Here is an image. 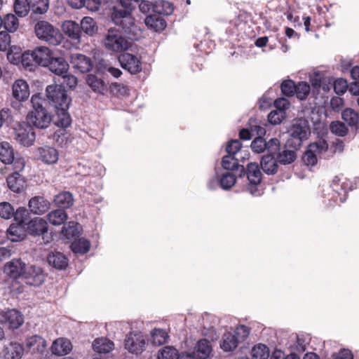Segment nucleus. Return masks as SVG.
Segmentation results:
<instances>
[{
    "label": "nucleus",
    "mask_w": 359,
    "mask_h": 359,
    "mask_svg": "<svg viewBox=\"0 0 359 359\" xmlns=\"http://www.w3.org/2000/svg\"><path fill=\"white\" fill-rule=\"evenodd\" d=\"M48 262L57 269H64L68 264L67 258L60 252H51L47 258Z\"/></svg>",
    "instance_id": "2f4dec72"
},
{
    "label": "nucleus",
    "mask_w": 359,
    "mask_h": 359,
    "mask_svg": "<svg viewBox=\"0 0 359 359\" xmlns=\"http://www.w3.org/2000/svg\"><path fill=\"white\" fill-rule=\"evenodd\" d=\"M93 347L95 352L107 353L114 348V343L107 338H98L94 340Z\"/></svg>",
    "instance_id": "72a5a7b5"
},
{
    "label": "nucleus",
    "mask_w": 359,
    "mask_h": 359,
    "mask_svg": "<svg viewBox=\"0 0 359 359\" xmlns=\"http://www.w3.org/2000/svg\"><path fill=\"white\" fill-rule=\"evenodd\" d=\"M242 144L239 140H234L230 141L226 147V151L227 154L238 157V155L241 154V149Z\"/></svg>",
    "instance_id": "052dcab7"
},
{
    "label": "nucleus",
    "mask_w": 359,
    "mask_h": 359,
    "mask_svg": "<svg viewBox=\"0 0 359 359\" xmlns=\"http://www.w3.org/2000/svg\"><path fill=\"white\" fill-rule=\"evenodd\" d=\"M250 355L251 359H268L269 348L263 344H258L252 348Z\"/></svg>",
    "instance_id": "49530a36"
},
{
    "label": "nucleus",
    "mask_w": 359,
    "mask_h": 359,
    "mask_svg": "<svg viewBox=\"0 0 359 359\" xmlns=\"http://www.w3.org/2000/svg\"><path fill=\"white\" fill-rule=\"evenodd\" d=\"M138 2L139 0H120L119 4L113 7L111 13L112 22L121 27L131 40H137L141 34V30L132 15V11Z\"/></svg>",
    "instance_id": "f257e3e1"
},
{
    "label": "nucleus",
    "mask_w": 359,
    "mask_h": 359,
    "mask_svg": "<svg viewBox=\"0 0 359 359\" xmlns=\"http://www.w3.org/2000/svg\"><path fill=\"white\" fill-rule=\"evenodd\" d=\"M59 76L58 82L60 83L59 86H61V88L65 90V88L73 89L76 86L77 79L74 75L68 74L67 72Z\"/></svg>",
    "instance_id": "603ef678"
},
{
    "label": "nucleus",
    "mask_w": 359,
    "mask_h": 359,
    "mask_svg": "<svg viewBox=\"0 0 359 359\" xmlns=\"http://www.w3.org/2000/svg\"><path fill=\"white\" fill-rule=\"evenodd\" d=\"M341 117L342 119L350 126H356L359 120L358 113L350 108L346 109L343 111Z\"/></svg>",
    "instance_id": "6e6d98bb"
},
{
    "label": "nucleus",
    "mask_w": 359,
    "mask_h": 359,
    "mask_svg": "<svg viewBox=\"0 0 359 359\" xmlns=\"http://www.w3.org/2000/svg\"><path fill=\"white\" fill-rule=\"evenodd\" d=\"M145 339L140 332H130L125 339V348L130 353H141L145 348Z\"/></svg>",
    "instance_id": "1a4fd4ad"
},
{
    "label": "nucleus",
    "mask_w": 359,
    "mask_h": 359,
    "mask_svg": "<svg viewBox=\"0 0 359 359\" xmlns=\"http://www.w3.org/2000/svg\"><path fill=\"white\" fill-rule=\"evenodd\" d=\"M54 202L56 205L64 209L72 206L74 203V199L71 193L69 191H63L55 196Z\"/></svg>",
    "instance_id": "4c0bfd02"
},
{
    "label": "nucleus",
    "mask_w": 359,
    "mask_h": 359,
    "mask_svg": "<svg viewBox=\"0 0 359 359\" xmlns=\"http://www.w3.org/2000/svg\"><path fill=\"white\" fill-rule=\"evenodd\" d=\"M92 166L95 168L100 167L101 170L102 168L100 165H95L93 162L81 160L77 163L76 170L80 175H95L96 172L93 169Z\"/></svg>",
    "instance_id": "37998d69"
},
{
    "label": "nucleus",
    "mask_w": 359,
    "mask_h": 359,
    "mask_svg": "<svg viewBox=\"0 0 359 359\" xmlns=\"http://www.w3.org/2000/svg\"><path fill=\"white\" fill-rule=\"evenodd\" d=\"M195 350L198 359H206L212 351L210 342L206 339H201L197 342Z\"/></svg>",
    "instance_id": "c9c22d12"
},
{
    "label": "nucleus",
    "mask_w": 359,
    "mask_h": 359,
    "mask_svg": "<svg viewBox=\"0 0 359 359\" xmlns=\"http://www.w3.org/2000/svg\"><path fill=\"white\" fill-rule=\"evenodd\" d=\"M286 117L285 111L272 110L268 115L269 121L273 125L280 124Z\"/></svg>",
    "instance_id": "bf43d9fd"
},
{
    "label": "nucleus",
    "mask_w": 359,
    "mask_h": 359,
    "mask_svg": "<svg viewBox=\"0 0 359 359\" xmlns=\"http://www.w3.org/2000/svg\"><path fill=\"white\" fill-rule=\"evenodd\" d=\"M29 7L35 14H44L49 8V0H29Z\"/></svg>",
    "instance_id": "a18cd8bd"
},
{
    "label": "nucleus",
    "mask_w": 359,
    "mask_h": 359,
    "mask_svg": "<svg viewBox=\"0 0 359 359\" xmlns=\"http://www.w3.org/2000/svg\"><path fill=\"white\" fill-rule=\"evenodd\" d=\"M110 91L113 95L117 97L123 96L128 93L127 86L118 83H114L110 86Z\"/></svg>",
    "instance_id": "338daca9"
},
{
    "label": "nucleus",
    "mask_w": 359,
    "mask_h": 359,
    "mask_svg": "<svg viewBox=\"0 0 359 359\" xmlns=\"http://www.w3.org/2000/svg\"><path fill=\"white\" fill-rule=\"evenodd\" d=\"M251 148L256 153H262L267 150L269 153L276 154L279 150V140L271 138L266 142L262 137H257L252 142Z\"/></svg>",
    "instance_id": "9b49d317"
},
{
    "label": "nucleus",
    "mask_w": 359,
    "mask_h": 359,
    "mask_svg": "<svg viewBox=\"0 0 359 359\" xmlns=\"http://www.w3.org/2000/svg\"><path fill=\"white\" fill-rule=\"evenodd\" d=\"M90 248V241L85 238L75 240L71 244V249L74 253L86 254Z\"/></svg>",
    "instance_id": "8fccbe9b"
},
{
    "label": "nucleus",
    "mask_w": 359,
    "mask_h": 359,
    "mask_svg": "<svg viewBox=\"0 0 359 359\" xmlns=\"http://www.w3.org/2000/svg\"><path fill=\"white\" fill-rule=\"evenodd\" d=\"M36 138L33 127L28 123H22L15 129V140L25 147L32 146Z\"/></svg>",
    "instance_id": "6e6552de"
},
{
    "label": "nucleus",
    "mask_w": 359,
    "mask_h": 359,
    "mask_svg": "<svg viewBox=\"0 0 359 359\" xmlns=\"http://www.w3.org/2000/svg\"><path fill=\"white\" fill-rule=\"evenodd\" d=\"M70 63L74 69L81 73L90 72L93 67L91 59L79 53L71 54Z\"/></svg>",
    "instance_id": "f3484780"
},
{
    "label": "nucleus",
    "mask_w": 359,
    "mask_h": 359,
    "mask_svg": "<svg viewBox=\"0 0 359 359\" xmlns=\"http://www.w3.org/2000/svg\"><path fill=\"white\" fill-rule=\"evenodd\" d=\"M57 113V116L55 118V124L58 127L61 128H67L72 122L71 117L67 112L68 109H65V107H61L55 109Z\"/></svg>",
    "instance_id": "e433bc0d"
},
{
    "label": "nucleus",
    "mask_w": 359,
    "mask_h": 359,
    "mask_svg": "<svg viewBox=\"0 0 359 359\" xmlns=\"http://www.w3.org/2000/svg\"><path fill=\"white\" fill-rule=\"evenodd\" d=\"M79 224L74 222H69L67 226H64L62 233L67 238L70 239L78 236L80 233Z\"/></svg>",
    "instance_id": "864d4df0"
},
{
    "label": "nucleus",
    "mask_w": 359,
    "mask_h": 359,
    "mask_svg": "<svg viewBox=\"0 0 359 359\" xmlns=\"http://www.w3.org/2000/svg\"><path fill=\"white\" fill-rule=\"evenodd\" d=\"M167 338V332L162 329H154L151 332V342L155 346L165 344Z\"/></svg>",
    "instance_id": "5fc2aeb1"
},
{
    "label": "nucleus",
    "mask_w": 359,
    "mask_h": 359,
    "mask_svg": "<svg viewBox=\"0 0 359 359\" xmlns=\"http://www.w3.org/2000/svg\"><path fill=\"white\" fill-rule=\"evenodd\" d=\"M48 219L51 224L59 226L67 219V214L63 209L55 210L48 213Z\"/></svg>",
    "instance_id": "58836bf2"
},
{
    "label": "nucleus",
    "mask_w": 359,
    "mask_h": 359,
    "mask_svg": "<svg viewBox=\"0 0 359 359\" xmlns=\"http://www.w3.org/2000/svg\"><path fill=\"white\" fill-rule=\"evenodd\" d=\"M146 25L156 32L163 31L166 27L165 20L157 15H148L145 19Z\"/></svg>",
    "instance_id": "473e14b6"
},
{
    "label": "nucleus",
    "mask_w": 359,
    "mask_h": 359,
    "mask_svg": "<svg viewBox=\"0 0 359 359\" xmlns=\"http://www.w3.org/2000/svg\"><path fill=\"white\" fill-rule=\"evenodd\" d=\"M20 62L25 69L32 71L36 67V62L32 50H27L20 56Z\"/></svg>",
    "instance_id": "3c124183"
},
{
    "label": "nucleus",
    "mask_w": 359,
    "mask_h": 359,
    "mask_svg": "<svg viewBox=\"0 0 359 359\" xmlns=\"http://www.w3.org/2000/svg\"><path fill=\"white\" fill-rule=\"evenodd\" d=\"M39 158L47 164L55 163L58 160V152L52 147H42L37 150Z\"/></svg>",
    "instance_id": "b1692460"
},
{
    "label": "nucleus",
    "mask_w": 359,
    "mask_h": 359,
    "mask_svg": "<svg viewBox=\"0 0 359 359\" xmlns=\"http://www.w3.org/2000/svg\"><path fill=\"white\" fill-rule=\"evenodd\" d=\"M238 173L226 172L222 174L219 177V186L224 190L231 188L236 182V176Z\"/></svg>",
    "instance_id": "c03bdc74"
},
{
    "label": "nucleus",
    "mask_w": 359,
    "mask_h": 359,
    "mask_svg": "<svg viewBox=\"0 0 359 359\" xmlns=\"http://www.w3.org/2000/svg\"><path fill=\"white\" fill-rule=\"evenodd\" d=\"M330 130L332 133L341 137L346 135L348 132V128L345 124L340 121L332 122L330 125Z\"/></svg>",
    "instance_id": "69168bd1"
},
{
    "label": "nucleus",
    "mask_w": 359,
    "mask_h": 359,
    "mask_svg": "<svg viewBox=\"0 0 359 359\" xmlns=\"http://www.w3.org/2000/svg\"><path fill=\"white\" fill-rule=\"evenodd\" d=\"M2 26L7 32L13 33L19 27L18 19L14 14L8 13L2 18Z\"/></svg>",
    "instance_id": "79ce46f5"
},
{
    "label": "nucleus",
    "mask_w": 359,
    "mask_h": 359,
    "mask_svg": "<svg viewBox=\"0 0 359 359\" xmlns=\"http://www.w3.org/2000/svg\"><path fill=\"white\" fill-rule=\"evenodd\" d=\"M14 215V208L8 202H2L0 203V217L1 218L8 219Z\"/></svg>",
    "instance_id": "e2e57ef3"
},
{
    "label": "nucleus",
    "mask_w": 359,
    "mask_h": 359,
    "mask_svg": "<svg viewBox=\"0 0 359 359\" xmlns=\"http://www.w3.org/2000/svg\"><path fill=\"white\" fill-rule=\"evenodd\" d=\"M177 349L173 347L166 346L159 351L158 359H177Z\"/></svg>",
    "instance_id": "680f3d73"
},
{
    "label": "nucleus",
    "mask_w": 359,
    "mask_h": 359,
    "mask_svg": "<svg viewBox=\"0 0 359 359\" xmlns=\"http://www.w3.org/2000/svg\"><path fill=\"white\" fill-rule=\"evenodd\" d=\"M86 82L94 92L103 94L106 89L104 81L95 75H88Z\"/></svg>",
    "instance_id": "de8ad7c7"
},
{
    "label": "nucleus",
    "mask_w": 359,
    "mask_h": 359,
    "mask_svg": "<svg viewBox=\"0 0 359 359\" xmlns=\"http://www.w3.org/2000/svg\"><path fill=\"white\" fill-rule=\"evenodd\" d=\"M29 210L34 215H43L50 208V202L43 196L32 197L28 204Z\"/></svg>",
    "instance_id": "6ab92c4d"
},
{
    "label": "nucleus",
    "mask_w": 359,
    "mask_h": 359,
    "mask_svg": "<svg viewBox=\"0 0 359 359\" xmlns=\"http://www.w3.org/2000/svg\"><path fill=\"white\" fill-rule=\"evenodd\" d=\"M3 322L10 329L15 330L20 327L23 322L22 315L15 309L8 310L3 314Z\"/></svg>",
    "instance_id": "412c9836"
},
{
    "label": "nucleus",
    "mask_w": 359,
    "mask_h": 359,
    "mask_svg": "<svg viewBox=\"0 0 359 359\" xmlns=\"http://www.w3.org/2000/svg\"><path fill=\"white\" fill-rule=\"evenodd\" d=\"M295 83L292 80H285L283 81L280 86L281 92L283 95L290 97L294 94Z\"/></svg>",
    "instance_id": "0e129e2a"
},
{
    "label": "nucleus",
    "mask_w": 359,
    "mask_h": 359,
    "mask_svg": "<svg viewBox=\"0 0 359 359\" xmlns=\"http://www.w3.org/2000/svg\"><path fill=\"white\" fill-rule=\"evenodd\" d=\"M250 330L245 325L238 326L233 332H225L220 341V347L224 351H232L249 335Z\"/></svg>",
    "instance_id": "39448f33"
},
{
    "label": "nucleus",
    "mask_w": 359,
    "mask_h": 359,
    "mask_svg": "<svg viewBox=\"0 0 359 359\" xmlns=\"http://www.w3.org/2000/svg\"><path fill=\"white\" fill-rule=\"evenodd\" d=\"M46 92V104L48 103L55 109L61 107L69 109L71 99L67 96L66 90L61 88V86L57 85L48 86Z\"/></svg>",
    "instance_id": "423d86ee"
},
{
    "label": "nucleus",
    "mask_w": 359,
    "mask_h": 359,
    "mask_svg": "<svg viewBox=\"0 0 359 359\" xmlns=\"http://www.w3.org/2000/svg\"><path fill=\"white\" fill-rule=\"evenodd\" d=\"M327 144L325 141L310 144L303 156V161L306 165H314L317 163V155L325 151Z\"/></svg>",
    "instance_id": "9d476101"
},
{
    "label": "nucleus",
    "mask_w": 359,
    "mask_h": 359,
    "mask_svg": "<svg viewBox=\"0 0 359 359\" xmlns=\"http://www.w3.org/2000/svg\"><path fill=\"white\" fill-rule=\"evenodd\" d=\"M247 177L249 181L248 189L250 192L255 196L259 195L257 193L256 186L258 185L262 180V173L257 163H250L246 168Z\"/></svg>",
    "instance_id": "4468645a"
},
{
    "label": "nucleus",
    "mask_w": 359,
    "mask_h": 359,
    "mask_svg": "<svg viewBox=\"0 0 359 359\" xmlns=\"http://www.w3.org/2000/svg\"><path fill=\"white\" fill-rule=\"evenodd\" d=\"M153 8L156 13L165 15L172 14L174 10L172 4L165 0L156 1Z\"/></svg>",
    "instance_id": "09e8293b"
},
{
    "label": "nucleus",
    "mask_w": 359,
    "mask_h": 359,
    "mask_svg": "<svg viewBox=\"0 0 359 359\" xmlns=\"http://www.w3.org/2000/svg\"><path fill=\"white\" fill-rule=\"evenodd\" d=\"M27 268L21 259H13L5 264L4 271L11 278L16 280L23 277Z\"/></svg>",
    "instance_id": "ddd939ff"
},
{
    "label": "nucleus",
    "mask_w": 359,
    "mask_h": 359,
    "mask_svg": "<svg viewBox=\"0 0 359 359\" xmlns=\"http://www.w3.org/2000/svg\"><path fill=\"white\" fill-rule=\"evenodd\" d=\"M118 62L122 68L132 74H136L142 71V63L139 57L128 53H124L118 56Z\"/></svg>",
    "instance_id": "f8f14e48"
},
{
    "label": "nucleus",
    "mask_w": 359,
    "mask_h": 359,
    "mask_svg": "<svg viewBox=\"0 0 359 359\" xmlns=\"http://www.w3.org/2000/svg\"><path fill=\"white\" fill-rule=\"evenodd\" d=\"M26 346L32 353H42L46 346L45 339L38 335H34L27 339Z\"/></svg>",
    "instance_id": "7c9ffc66"
},
{
    "label": "nucleus",
    "mask_w": 359,
    "mask_h": 359,
    "mask_svg": "<svg viewBox=\"0 0 359 359\" xmlns=\"http://www.w3.org/2000/svg\"><path fill=\"white\" fill-rule=\"evenodd\" d=\"M275 154L269 153L262 158L261 167L262 170L267 175H274L278 170V165Z\"/></svg>",
    "instance_id": "cd10ccee"
},
{
    "label": "nucleus",
    "mask_w": 359,
    "mask_h": 359,
    "mask_svg": "<svg viewBox=\"0 0 359 359\" xmlns=\"http://www.w3.org/2000/svg\"><path fill=\"white\" fill-rule=\"evenodd\" d=\"M22 278L27 285L39 286L45 280V274L39 266H30L27 268Z\"/></svg>",
    "instance_id": "dca6fc26"
},
{
    "label": "nucleus",
    "mask_w": 359,
    "mask_h": 359,
    "mask_svg": "<svg viewBox=\"0 0 359 359\" xmlns=\"http://www.w3.org/2000/svg\"><path fill=\"white\" fill-rule=\"evenodd\" d=\"M36 65L47 67L52 56V51L47 47L40 46L32 50Z\"/></svg>",
    "instance_id": "bb28decb"
},
{
    "label": "nucleus",
    "mask_w": 359,
    "mask_h": 359,
    "mask_svg": "<svg viewBox=\"0 0 359 359\" xmlns=\"http://www.w3.org/2000/svg\"><path fill=\"white\" fill-rule=\"evenodd\" d=\"M34 33L36 37L52 46H57L63 40L60 30L46 20H39L34 25Z\"/></svg>",
    "instance_id": "20e7f679"
},
{
    "label": "nucleus",
    "mask_w": 359,
    "mask_h": 359,
    "mask_svg": "<svg viewBox=\"0 0 359 359\" xmlns=\"http://www.w3.org/2000/svg\"><path fill=\"white\" fill-rule=\"evenodd\" d=\"M310 90V86L306 82H299L296 84L294 93H296L298 99L303 100L307 97Z\"/></svg>",
    "instance_id": "13d9d810"
},
{
    "label": "nucleus",
    "mask_w": 359,
    "mask_h": 359,
    "mask_svg": "<svg viewBox=\"0 0 359 359\" xmlns=\"http://www.w3.org/2000/svg\"><path fill=\"white\" fill-rule=\"evenodd\" d=\"M29 94V85L25 80L18 79L14 82L12 86V95L16 100L24 102L28 99Z\"/></svg>",
    "instance_id": "aec40b11"
},
{
    "label": "nucleus",
    "mask_w": 359,
    "mask_h": 359,
    "mask_svg": "<svg viewBox=\"0 0 359 359\" xmlns=\"http://www.w3.org/2000/svg\"><path fill=\"white\" fill-rule=\"evenodd\" d=\"M33 110L27 115V121L29 125L43 129L49 126L52 116L46 109V101L39 94L33 95L31 97Z\"/></svg>",
    "instance_id": "f03ea898"
},
{
    "label": "nucleus",
    "mask_w": 359,
    "mask_h": 359,
    "mask_svg": "<svg viewBox=\"0 0 359 359\" xmlns=\"http://www.w3.org/2000/svg\"><path fill=\"white\" fill-rule=\"evenodd\" d=\"M62 29L71 39L79 43L81 41V32L79 24L73 20H65L62 24Z\"/></svg>",
    "instance_id": "4be33fe9"
},
{
    "label": "nucleus",
    "mask_w": 359,
    "mask_h": 359,
    "mask_svg": "<svg viewBox=\"0 0 359 359\" xmlns=\"http://www.w3.org/2000/svg\"><path fill=\"white\" fill-rule=\"evenodd\" d=\"M15 159V152L12 145L8 142L0 143V161L4 164H11Z\"/></svg>",
    "instance_id": "c756f323"
},
{
    "label": "nucleus",
    "mask_w": 359,
    "mask_h": 359,
    "mask_svg": "<svg viewBox=\"0 0 359 359\" xmlns=\"http://www.w3.org/2000/svg\"><path fill=\"white\" fill-rule=\"evenodd\" d=\"M341 179L335 176L330 184L332 190V198H328V205L332 206L344 203L346 199V191L343 185L340 183Z\"/></svg>",
    "instance_id": "2eb2a0df"
},
{
    "label": "nucleus",
    "mask_w": 359,
    "mask_h": 359,
    "mask_svg": "<svg viewBox=\"0 0 359 359\" xmlns=\"http://www.w3.org/2000/svg\"><path fill=\"white\" fill-rule=\"evenodd\" d=\"M50 71L57 76L67 73L69 65L62 57L52 56L48 66Z\"/></svg>",
    "instance_id": "a878e982"
},
{
    "label": "nucleus",
    "mask_w": 359,
    "mask_h": 359,
    "mask_svg": "<svg viewBox=\"0 0 359 359\" xmlns=\"http://www.w3.org/2000/svg\"><path fill=\"white\" fill-rule=\"evenodd\" d=\"M104 45L107 50L113 52H122L129 47L128 41L116 28L108 29L104 39Z\"/></svg>",
    "instance_id": "0eeeda50"
},
{
    "label": "nucleus",
    "mask_w": 359,
    "mask_h": 359,
    "mask_svg": "<svg viewBox=\"0 0 359 359\" xmlns=\"http://www.w3.org/2000/svg\"><path fill=\"white\" fill-rule=\"evenodd\" d=\"M72 349L69 340L64 338H58L55 340L51 346V351L54 355H65L68 354Z\"/></svg>",
    "instance_id": "c85d7f7f"
},
{
    "label": "nucleus",
    "mask_w": 359,
    "mask_h": 359,
    "mask_svg": "<svg viewBox=\"0 0 359 359\" xmlns=\"http://www.w3.org/2000/svg\"><path fill=\"white\" fill-rule=\"evenodd\" d=\"M8 187L13 192H22L26 184L24 177L18 172H15L7 177Z\"/></svg>",
    "instance_id": "393cba45"
},
{
    "label": "nucleus",
    "mask_w": 359,
    "mask_h": 359,
    "mask_svg": "<svg viewBox=\"0 0 359 359\" xmlns=\"http://www.w3.org/2000/svg\"><path fill=\"white\" fill-rule=\"evenodd\" d=\"M81 32H83L89 36H93L97 32V27L93 18L90 17H84L79 25Z\"/></svg>",
    "instance_id": "ea45409f"
},
{
    "label": "nucleus",
    "mask_w": 359,
    "mask_h": 359,
    "mask_svg": "<svg viewBox=\"0 0 359 359\" xmlns=\"http://www.w3.org/2000/svg\"><path fill=\"white\" fill-rule=\"evenodd\" d=\"M29 216V213L27 210L25 208H19L14 211V217L15 221L17 222V224H22L27 219Z\"/></svg>",
    "instance_id": "774afa93"
},
{
    "label": "nucleus",
    "mask_w": 359,
    "mask_h": 359,
    "mask_svg": "<svg viewBox=\"0 0 359 359\" xmlns=\"http://www.w3.org/2000/svg\"><path fill=\"white\" fill-rule=\"evenodd\" d=\"M29 7V1L16 0L14 4V11L19 17H25L28 14Z\"/></svg>",
    "instance_id": "4d7b16f0"
},
{
    "label": "nucleus",
    "mask_w": 359,
    "mask_h": 359,
    "mask_svg": "<svg viewBox=\"0 0 359 359\" xmlns=\"http://www.w3.org/2000/svg\"><path fill=\"white\" fill-rule=\"evenodd\" d=\"M27 229L30 235L41 236L47 232L48 224L43 219L35 217L28 222Z\"/></svg>",
    "instance_id": "5701e85b"
},
{
    "label": "nucleus",
    "mask_w": 359,
    "mask_h": 359,
    "mask_svg": "<svg viewBox=\"0 0 359 359\" xmlns=\"http://www.w3.org/2000/svg\"><path fill=\"white\" fill-rule=\"evenodd\" d=\"M22 353V346L16 342H11L5 348V355L8 359H20Z\"/></svg>",
    "instance_id": "a19ab883"
},
{
    "label": "nucleus",
    "mask_w": 359,
    "mask_h": 359,
    "mask_svg": "<svg viewBox=\"0 0 359 359\" xmlns=\"http://www.w3.org/2000/svg\"><path fill=\"white\" fill-rule=\"evenodd\" d=\"M287 133L290 139L287 144L294 149H299L302 142L307 140L310 135V128L308 121L304 118H297L292 121Z\"/></svg>",
    "instance_id": "7ed1b4c3"
},
{
    "label": "nucleus",
    "mask_w": 359,
    "mask_h": 359,
    "mask_svg": "<svg viewBox=\"0 0 359 359\" xmlns=\"http://www.w3.org/2000/svg\"><path fill=\"white\" fill-rule=\"evenodd\" d=\"M238 161V157L227 154L222 158V168L224 170L238 173V176L242 177L245 174V168L243 165H239Z\"/></svg>",
    "instance_id": "a211bd4d"
},
{
    "label": "nucleus",
    "mask_w": 359,
    "mask_h": 359,
    "mask_svg": "<svg viewBox=\"0 0 359 359\" xmlns=\"http://www.w3.org/2000/svg\"><path fill=\"white\" fill-rule=\"evenodd\" d=\"M276 159L282 164H290L294 161L297 158V154L294 150H289L283 148L280 149L279 145V150L275 154Z\"/></svg>",
    "instance_id": "f704fd0d"
}]
</instances>
